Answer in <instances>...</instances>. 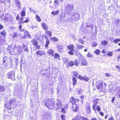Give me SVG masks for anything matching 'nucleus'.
I'll list each match as a JSON object with an SVG mask.
<instances>
[{"label": "nucleus", "instance_id": "nucleus-52", "mask_svg": "<svg viewBox=\"0 0 120 120\" xmlns=\"http://www.w3.org/2000/svg\"><path fill=\"white\" fill-rule=\"evenodd\" d=\"M52 39L53 41L55 42L57 41H58L57 39L56 38H52Z\"/></svg>", "mask_w": 120, "mask_h": 120}, {"label": "nucleus", "instance_id": "nucleus-4", "mask_svg": "<svg viewBox=\"0 0 120 120\" xmlns=\"http://www.w3.org/2000/svg\"><path fill=\"white\" fill-rule=\"evenodd\" d=\"M50 117V115L49 112H43V118L44 120H48Z\"/></svg>", "mask_w": 120, "mask_h": 120}, {"label": "nucleus", "instance_id": "nucleus-30", "mask_svg": "<svg viewBox=\"0 0 120 120\" xmlns=\"http://www.w3.org/2000/svg\"><path fill=\"white\" fill-rule=\"evenodd\" d=\"M108 43V42L107 41H104L101 42V44L103 45H105L107 44Z\"/></svg>", "mask_w": 120, "mask_h": 120}, {"label": "nucleus", "instance_id": "nucleus-15", "mask_svg": "<svg viewBox=\"0 0 120 120\" xmlns=\"http://www.w3.org/2000/svg\"><path fill=\"white\" fill-rule=\"evenodd\" d=\"M47 53L51 55L52 56H54V51L52 49H51L49 50L47 52Z\"/></svg>", "mask_w": 120, "mask_h": 120}, {"label": "nucleus", "instance_id": "nucleus-11", "mask_svg": "<svg viewBox=\"0 0 120 120\" xmlns=\"http://www.w3.org/2000/svg\"><path fill=\"white\" fill-rule=\"evenodd\" d=\"M12 102L10 101V102L7 103L5 104V106L7 109L8 110H11V105Z\"/></svg>", "mask_w": 120, "mask_h": 120}, {"label": "nucleus", "instance_id": "nucleus-18", "mask_svg": "<svg viewBox=\"0 0 120 120\" xmlns=\"http://www.w3.org/2000/svg\"><path fill=\"white\" fill-rule=\"evenodd\" d=\"M38 55L42 56L44 54V52L42 50H39L37 51L36 53Z\"/></svg>", "mask_w": 120, "mask_h": 120}, {"label": "nucleus", "instance_id": "nucleus-58", "mask_svg": "<svg viewBox=\"0 0 120 120\" xmlns=\"http://www.w3.org/2000/svg\"><path fill=\"white\" fill-rule=\"evenodd\" d=\"M87 56L88 57H92V56L91 55H90V52H89L87 55Z\"/></svg>", "mask_w": 120, "mask_h": 120}, {"label": "nucleus", "instance_id": "nucleus-31", "mask_svg": "<svg viewBox=\"0 0 120 120\" xmlns=\"http://www.w3.org/2000/svg\"><path fill=\"white\" fill-rule=\"evenodd\" d=\"M76 56H77L78 58L80 60L82 58V56L79 53H78V54Z\"/></svg>", "mask_w": 120, "mask_h": 120}, {"label": "nucleus", "instance_id": "nucleus-7", "mask_svg": "<svg viewBox=\"0 0 120 120\" xmlns=\"http://www.w3.org/2000/svg\"><path fill=\"white\" fill-rule=\"evenodd\" d=\"M73 9V5L71 4H68V6L65 7V10L67 11V12H70Z\"/></svg>", "mask_w": 120, "mask_h": 120}, {"label": "nucleus", "instance_id": "nucleus-14", "mask_svg": "<svg viewBox=\"0 0 120 120\" xmlns=\"http://www.w3.org/2000/svg\"><path fill=\"white\" fill-rule=\"evenodd\" d=\"M41 26L43 29L45 30H47L48 28V26L45 23H42Z\"/></svg>", "mask_w": 120, "mask_h": 120}, {"label": "nucleus", "instance_id": "nucleus-27", "mask_svg": "<svg viewBox=\"0 0 120 120\" xmlns=\"http://www.w3.org/2000/svg\"><path fill=\"white\" fill-rule=\"evenodd\" d=\"M70 101L71 103L72 104H75V99L73 98H71Z\"/></svg>", "mask_w": 120, "mask_h": 120}, {"label": "nucleus", "instance_id": "nucleus-36", "mask_svg": "<svg viewBox=\"0 0 120 120\" xmlns=\"http://www.w3.org/2000/svg\"><path fill=\"white\" fill-rule=\"evenodd\" d=\"M83 92V90H82L80 89L77 92V93L78 94H79L81 95L82 94Z\"/></svg>", "mask_w": 120, "mask_h": 120}, {"label": "nucleus", "instance_id": "nucleus-37", "mask_svg": "<svg viewBox=\"0 0 120 120\" xmlns=\"http://www.w3.org/2000/svg\"><path fill=\"white\" fill-rule=\"evenodd\" d=\"M59 12V11L58 10L55 11H53L51 12V13L52 15H55L58 13Z\"/></svg>", "mask_w": 120, "mask_h": 120}, {"label": "nucleus", "instance_id": "nucleus-8", "mask_svg": "<svg viewBox=\"0 0 120 120\" xmlns=\"http://www.w3.org/2000/svg\"><path fill=\"white\" fill-rule=\"evenodd\" d=\"M7 58L6 57L3 58V65L5 68H8L9 64L8 62V61L7 60Z\"/></svg>", "mask_w": 120, "mask_h": 120}, {"label": "nucleus", "instance_id": "nucleus-39", "mask_svg": "<svg viewBox=\"0 0 120 120\" xmlns=\"http://www.w3.org/2000/svg\"><path fill=\"white\" fill-rule=\"evenodd\" d=\"M46 38H47V40L46 41L45 46L46 47H47L49 43V41L48 40V38L47 37Z\"/></svg>", "mask_w": 120, "mask_h": 120}, {"label": "nucleus", "instance_id": "nucleus-13", "mask_svg": "<svg viewBox=\"0 0 120 120\" xmlns=\"http://www.w3.org/2000/svg\"><path fill=\"white\" fill-rule=\"evenodd\" d=\"M78 78L81 80H85L86 81H88L89 80V78L88 77H85L84 78L80 75H79L78 76Z\"/></svg>", "mask_w": 120, "mask_h": 120}, {"label": "nucleus", "instance_id": "nucleus-32", "mask_svg": "<svg viewBox=\"0 0 120 120\" xmlns=\"http://www.w3.org/2000/svg\"><path fill=\"white\" fill-rule=\"evenodd\" d=\"M77 48L78 49H82V47H84L83 46H82L79 44H77Z\"/></svg>", "mask_w": 120, "mask_h": 120}, {"label": "nucleus", "instance_id": "nucleus-46", "mask_svg": "<svg viewBox=\"0 0 120 120\" xmlns=\"http://www.w3.org/2000/svg\"><path fill=\"white\" fill-rule=\"evenodd\" d=\"M109 9L112 10H114V7L113 5H112L109 7Z\"/></svg>", "mask_w": 120, "mask_h": 120}, {"label": "nucleus", "instance_id": "nucleus-24", "mask_svg": "<svg viewBox=\"0 0 120 120\" xmlns=\"http://www.w3.org/2000/svg\"><path fill=\"white\" fill-rule=\"evenodd\" d=\"M75 78L74 77H73L72 78V82H73V84L74 85H75L77 83V81L76 79V78Z\"/></svg>", "mask_w": 120, "mask_h": 120}, {"label": "nucleus", "instance_id": "nucleus-6", "mask_svg": "<svg viewBox=\"0 0 120 120\" xmlns=\"http://www.w3.org/2000/svg\"><path fill=\"white\" fill-rule=\"evenodd\" d=\"M8 50H9V53L10 54L15 55V49L12 47V45L11 46H8Z\"/></svg>", "mask_w": 120, "mask_h": 120}, {"label": "nucleus", "instance_id": "nucleus-22", "mask_svg": "<svg viewBox=\"0 0 120 120\" xmlns=\"http://www.w3.org/2000/svg\"><path fill=\"white\" fill-rule=\"evenodd\" d=\"M23 48L24 49V50L26 52H28V49L27 45H23Z\"/></svg>", "mask_w": 120, "mask_h": 120}, {"label": "nucleus", "instance_id": "nucleus-25", "mask_svg": "<svg viewBox=\"0 0 120 120\" xmlns=\"http://www.w3.org/2000/svg\"><path fill=\"white\" fill-rule=\"evenodd\" d=\"M74 45H69L67 46V47L68 48L69 50H72V49H74Z\"/></svg>", "mask_w": 120, "mask_h": 120}, {"label": "nucleus", "instance_id": "nucleus-35", "mask_svg": "<svg viewBox=\"0 0 120 120\" xmlns=\"http://www.w3.org/2000/svg\"><path fill=\"white\" fill-rule=\"evenodd\" d=\"M86 110L87 111L88 113H90V106L89 105H88L86 108Z\"/></svg>", "mask_w": 120, "mask_h": 120}, {"label": "nucleus", "instance_id": "nucleus-44", "mask_svg": "<svg viewBox=\"0 0 120 120\" xmlns=\"http://www.w3.org/2000/svg\"><path fill=\"white\" fill-rule=\"evenodd\" d=\"M100 51L98 49L94 51V52L97 55H99L100 54Z\"/></svg>", "mask_w": 120, "mask_h": 120}, {"label": "nucleus", "instance_id": "nucleus-41", "mask_svg": "<svg viewBox=\"0 0 120 120\" xmlns=\"http://www.w3.org/2000/svg\"><path fill=\"white\" fill-rule=\"evenodd\" d=\"M78 73L76 71H75L74 72V75L73 77H74L75 78L77 77V75H78Z\"/></svg>", "mask_w": 120, "mask_h": 120}, {"label": "nucleus", "instance_id": "nucleus-61", "mask_svg": "<svg viewBox=\"0 0 120 120\" xmlns=\"http://www.w3.org/2000/svg\"><path fill=\"white\" fill-rule=\"evenodd\" d=\"M68 105H65L64 107V108L66 109H67L68 108Z\"/></svg>", "mask_w": 120, "mask_h": 120}, {"label": "nucleus", "instance_id": "nucleus-3", "mask_svg": "<svg viewBox=\"0 0 120 120\" xmlns=\"http://www.w3.org/2000/svg\"><path fill=\"white\" fill-rule=\"evenodd\" d=\"M15 72L14 70H12L7 74V76L9 78L13 79L15 78Z\"/></svg>", "mask_w": 120, "mask_h": 120}, {"label": "nucleus", "instance_id": "nucleus-34", "mask_svg": "<svg viewBox=\"0 0 120 120\" xmlns=\"http://www.w3.org/2000/svg\"><path fill=\"white\" fill-rule=\"evenodd\" d=\"M45 33L48 34L50 37L52 36V33L49 31H46L45 32Z\"/></svg>", "mask_w": 120, "mask_h": 120}, {"label": "nucleus", "instance_id": "nucleus-33", "mask_svg": "<svg viewBox=\"0 0 120 120\" xmlns=\"http://www.w3.org/2000/svg\"><path fill=\"white\" fill-rule=\"evenodd\" d=\"M0 33L4 37H6V34L5 30H3L2 32H1Z\"/></svg>", "mask_w": 120, "mask_h": 120}, {"label": "nucleus", "instance_id": "nucleus-5", "mask_svg": "<svg viewBox=\"0 0 120 120\" xmlns=\"http://www.w3.org/2000/svg\"><path fill=\"white\" fill-rule=\"evenodd\" d=\"M15 54H19L21 53L23 51L22 47L20 46H17L15 49Z\"/></svg>", "mask_w": 120, "mask_h": 120}, {"label": "nucleus", "instance_id": "nucleus-9", "mask_svg": "<svg viewBox=\"0 0 120 120\" xmlns=\"http://www.w3.org/2000/svg\"><path fill=\"white\" fill-rule=\"evenodd\" d=\"M99 100V99H95L93 100L92 101L94 102L93 105V110H96V109L95 107H96V105L98 103V101Z\"/></svg>", "mask_w": 120, "mask_h": 120}, {"label": "nucleus", "instance_id": "nucleus-43", "mask_svg": "<svg viewBox=\"0 0 120 120\" xmlns=\"http://www.w3.org/2000/svg\"><path fill=\"white\" fill-rule=\"evenodd\" d=\"M74 51V49H72V50H70L69 51V54L71 55H73L74 54L73 51Z\"/></svg>", "mask_w": 120, "mask_h": 120}, {"label": "nucleus", "instance_id": "nucleus-62", "mask_svg": "<svg viewBox=\"0 0 120 120\" xmlns=\"http://www.w3.org/2000/svg\"><path fill=\"white\" fill-rule=\"evenodd\" d=\"M75 53L76 56L77 55L78 53H78V50H75Z\"/></svg>", "mask_w": 120, "mask_h": 120}, {"label": "nucleus", "instance_id": "nucleus-38", "mask_svg": "<svg viewBox=\"0 0 120 120\" xmlns=\"http://www.w3.org/2000/svg\"><path fill=\"white\" fill-rule=\"evenodd\" d=\"M120 41V39L119 38L115 39L113 41L114 43L117 44Z\"/></svg>", "mask_w": 120, "mask_h": 120}, {"label": "nucleus", "instance_id": "nucleus-20", "mask_svg": "<svg viewBox=\"0 0 120 120\" xmlns=\"http://www.w3.org/2000/svg\"><path fill=\"white\" fill-rule=\"evenodd\" d=\"M5 91V88L4 86L0 85V92H4Z\"/></svg>", "mask_w": 120, "mask_h": 120}, {"label": "nucleus", "instance_id": "nucleus-40", "mask_svg": "<svg viewBox=\"0 0 120 120\" xmlns=\"http://www.w3.org/2000/svg\"><path fill=\"white\" fill-rule=\"evenodd\" d=\"M63 60L65 64L66 63L68 60V59L65 57H63Z\"/></svg>", "mask_w": 120, "mask_h": 120}, {"label": "nucleus", "instance_id": "nucleus-29", "mask_svg": "<svg viewBox=\"0 0 120 120\" xmlns=\"http://www.w3.org/2000/svg\"><path fill=\"white\" fill-rule=\"evenodd\" d=\"M80 63V61L79 60L77 59L75 61V66H78L79 64Z\"/></svg>", "mask_w": 120, "mask_h": 120}, {"label": "nucleus", "instance_id": "nucleus-23", "mask_svg": "<svg viewBox=\"0 0 120 120\" xmlns=\"http://www.w3.org/2000/svg\"><path fill=\"white\" fill-rule=\"evenodd\" d=\"M82 116H81V115L80 114L77 115L75 117V120H79L81 119L82 117Z\"/></svg>", "mask_w": 120, "mask_h": 120}, {"label": "nucleus", "instance_id": "nucleus-28", "mask_svg": "<svg viewBox=\"0 0 120 120\" xmlns=\"http://www.w3.org/2000/svg\"><path fill=\"white\" fill-rule=\"evenodd\" d=\"M69 66H72L74 65V62L72 61H71L68 63Z\"/></svg>", "mask_w": 120, "mask_h": 120}, {"label": "nucleus", "instance_id": "nucleus-16", "mask_svg": "<svg viewBox=\"0 0 120 120\" xmlns=\"http://www.w3.org/2000/svg\"><path fill=\"white\" fill-rule=\"evenodd\" d=\"M57 48L58 49L60 52H62L64 50L63 47L61 45H58L57 46Z\"/></svg>", "mask_w": 120, "mask_h": 120}, {"label": "nucleus", "instance_id": "nucleus-1", "mask_svg": "<svg viewBox=\"0 0 120 120\" xmlns=\"http://www.w3.org/2000/svg\"><path fill=\"white\" fill-rule=\"evenodd\" d=\"M46 106L50 109H54L55 103L54 101L50 99H48L45 102Z\"/></svg>", "mask_w": 120, "mask_h": 120}, {"label": "nucleus", "instance_id": "nucleus-55", "mask_svg": "<svg viewBox=\"0 0 120 120\" xmlns=\"http://www.w3.org/2000/svg\"><path fill=\"white\" fill-rule=\"evenodd\" d=\"M64 109H65L63 108H62L61 109V112L64 113L66 112V110Z\"/></svg>", "mask_w": 120, "mask_h": 120}, {"label": "nucleus", "instance_id": "nucleus-50", "mask_svg": "<svg viewBox=\"0 0 120 120\" xmlns=\"http://www.w3.org/2000/svg\"><path fill=\"white\" fill-rule=\"evenodd\" d=\"M81 118V120H89V119L87 117H85L83 116Z\"/></svg>", "mask_w": 120, "mask_h": 120}, {"label": "nucleus", "instance_id": "nucleus-64", "mask_svg": "<svg viewBox=\"0 0 120 120\" xmlns=\"http://www.w3.org/2000/svg\"><path fill=\"white\" fill-rule=\"evenodd\" d=\"M108 120H114L113 119V117H112L111 118L109 119Z\"/></svg>", "mask_w": 120, "mask_h": 120}, {"label": "nucleus", "instance_id": "nucleus-42", "mask_svg": "<svg viewBox=\"0 0 120 120\" xmlns=\"http://www.w3.org/2000/svg\"><path fill=\"white\" fill-rule=\"evenodd\" d=\"M54 58L55 59H57L59 57V55L57 53H55L54 55Z\"/></svg>", "mask_w": 120, "mask_h": 120}, {"label": "nucleus", "instance_id": "nucleus-59", "mask_svg": "<svg viewBox=\"0 0 120 120\" xmlns=\"http://www.w3.org/2000/svg\"><path fill=\"white\" fill-rule=\"evenodd\" d=\"M15 1L16 4L20 3L19 0H15Z\"/></svg>", "mask_w": 120, "mask_h": 120}, {"label": "nucleus", "instance_id": "nucleus-54", "mask_svg": "<svg viewBox=\"0 0 120 120\" xmlns=\"http://www.w3.org/2000/svg\"><path fill=\"white\" fill-rule=\"evenodd\" d=\"M29 21V19L28 18H27L26 19V20L25 21H24V22H28ZM24 22H23V23Z\"/></svg>", "mask_w": 120, "mask_h": 120}, {"label": "nucleus", "instance_id": "nucleus-49", "mask_svg": "<svg viewBox=\"0 0 120 120\" xmlns=\"http://www.w3.org/2000/svg\"><path fill=\"white\" fill-rule=\"evenodd\" d=\"M97 110L99 112L101 110V109L100 108V106L99 105H97Z\"/></svg>", "mask_w": 120, "mask_h": 120}, {"label": "nucleus", "instance_id": "nucleus-57", "mask_svg": "<svg viewBox=\"0 0 120 120\" xmlns=\"http://www.w3.org/2000/svg\"><path fill=\"white\" fill-rule=\"evenodd\" d=\"M105 76L106 77H108L111 76V75H110V74L109 73H106L105 74Z\"/></svg>", "mask_w": 120, "mask_h": 120}, {"label": "nucleus", "instance_id": "nucleus-10", "mask_svg": "<svg viewBox=\"0 0 120 120\" xmlns=\"http://www.w3.org/2000/svg\"><path fill=\"white\" fill-rule=\"evenodd\" d=\"M8 15L7 14H3L1 15L0 19H4L7 21L8 19Z\"/></svg>", "mask_w": 120, "mask_h": 120}, {"label": "nucleus", "instance_id": "nucleus-21", "mask_svg": "<svg viewBox=\"0 0 120 120\" xmlns=\"http://www.w3.org/2000/svg\"><path fill=\"white\" fill-rule=\"evenodd\" d=\"M31 42L33 45L34 46L38 44L37 40L36 39H33L31 41Z\"/></svg>", "mask_w": 120, "mask_h": 120}, {"label": "nucleus", "instance_id": "nucleus-53", "mask_svg": "<svg viewBox=\"0 0 120 120\" xmlns=\"http://www.w3.org/2000/svg\"><path fill=\"white\" fill-rule=\"evenodd\" d=\"M107 55L109 56H112V52H109L107 54Z\"/></svg>", "mask_w": 120, "mask_h": 120}, {"label": "nucleus", "instance_id": "nucleus-60", "mask_svg": "<svg viewBox=\"0 0 120 120\" xmlns=\"http://www.w3.org/2000/svg\"><path fill=\"white\" fill-rule=\"evenodd\" d=\"M61 117L62 120H65V116L62 115L61 116Z\"/></svg>", "mask_w": 120, "mask_h": 120}, {"label": "nucleus", "instance_id": "nucleus-2", "mask_svg": "<svg viewBox=\"0 0 120 120\" xmlns=\"http://www.w3.org/2000/svg\"><path fill=\"white\" fill-rule=\"evenodd\" d=\"M62 104L61 101L59 100H57L56 103V107L55 105L54 107H55L54 109L56 110L58 109H61L62 107Z\"/></svg>", "mask_w": 120, "mask_h": 120}, {"label": "nucleus", "instance_id": "nucleus-48", "mask_svg": "<svg viewBox=\"0 0 120 120\" xmlns=\"http://www.w3.org/2000/svg\"><path fill=\"white\" fill-rule=\"evenodd\" d=\"M20 4V3L19 4H16V6L18 7V8L19 9H20L21 8V6Z\"/></svg>", "mask_w": 120, "mask_h": 120}, {"label": "nucleus", "instance_id": "nucleus-17", "mask_svg": "<svg viewBox=\"0 0 120 120\" xmlns=\"http://www.w3.org/2000/svg\"><path fill=\"white\" fill-rule=\"evenodd\" d=\"M81 64L82 65H87L86 61L85 60L84 58H82L80 59Z\"/></svg>", "mask_w": 120, "mask_h": 120}, {"label": "nucleus", "instance_id": "nucleus-56", "mask_svg": "<svg viewBox=\"0 0 120 120\" xmlns=\"http://www.w3.org/2000/svg\"><path fill=\"white\" fill-rule=\"evenodd\" d=\"M76 16V17H75L76 18H78L79 17V15L77 14H74V15L73 16Z\"/></svg>", "mask_w": 120, "mask_h": 120}, {"label": "nucleus", "instance_id": "nucleus-63", "mask_svg": "<svg viewBox=\"0 0 120 120\" xmlns=\"http://www.w3.org/2000/svg\"><path fill=\"white\" fill-rule=\"evenodd\" d=\"M24 34L26 35H28L29 34L28 32L27 31H25L24 32Z\"/></svg>", "mask_w": 120, "mask_h": 120}, {"label": "nucleus", "instance_id": "nucleus-51", "mask_svg": "<svg viewBox=\"0 0 120 120\" xmlns=\"http://www.w3.org/2000/svg\"><path fill=\"white\" fill-rule=\"evenodd\" d=\"M97 45V44L95 42H93L92 45V47H95Z\"/></svg>", "mask_w": 120, "mask_h": 120}, {"label": "nucleus", "instance_id": "nucleus-47", "mask_svg": "<svg viewBox=\"0 0 120 120\" xmlns=\"http://www.w3.org/2000/svg\"><path fill=\"white\" fill-rule=\"evenodd\" d=\"M36 18L38 22H40L41 21V20L40 18L38 15H36Z\"/></svg>", "mask_w": 120, "mask_h": 120}, {"label": "nucleus", "instance_id": "nucleus-12", "mask_svg": "<svg viewBox=\"0 0 120 120\" xmlns=\"http://www.w3.org/2000/svg\"><path fill=\"white\" fill-rule=\"evenodd\" d=\"M72 105V109L73 111L74 112L77 111L78 107V105H76L75 103Z\"/></svg>", "mask_w": 120, "mask_h": 120}, {"label": "nucleus", "instance_id": "nucleus-26", "mask_svg": "<svg viewBox=\"0 0 120 120\" xmlns=\"http://www.w3.org/2000/svg\"><path fill=\"white\" fill-rule=\"evenodd\" d=\"M103 83H101L99 85L97 86V87L98 89H101L103 86Z\"/></svg>", "mask_w": 120, "mask_h": 120}, {"label": "nucleus", "instance_id": "nucleus-45", "mask_svg": "<svg viewBox=\"0 0 120 120\" xmlns=\"http://www.w3.org/2000/svg\"><path fill=\"white\" fill-rule=\"evenodd\" d=\"M84 41L82 38H80L79 39V42H80L82 44H83L84 43Z\"/></svg>", "mask_w": 120, "mask_h": 120}, {"label": "nucleus", "instance_id": "nucleus-19", "mask_svg": "<svg viewBox=\"0 0 120 120\" xmlns=\"http://www.w3.org/2000/svg\"><path fill=\"white\" fill-rule=\"evenodd\" d=\"M22 11L21 12V15L22 16H24L25 15V11L26 9L25 8H22Z\"/></svg>", "mask_w": 120, "mask_h": 120}]
</instances>
